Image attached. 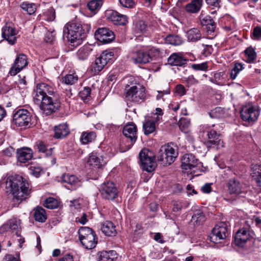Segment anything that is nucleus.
Returning <instances> with one entry per match:
<instances>
[{"instance_id": "1", "label": "nucleus", "mask_w": 261, "mask_h": 261, "mask_svg": "<svg viewBox=\"0 0 261 261\" xmlns=\"http://www.w3.org/2000/svg\"><path fill=\"white\" fill-rule=\"evenodd\" d=\"M34 101L39 105L40 109L46 115L56 112L61 106L59 94L54 92L53 87L44 83L37 85Z\"/></svg>"}, {"instance_id": "2", "label": "nucleus", "mask_w": 261, "mask_h": 261, "mask_svg": "<svg viewBox=\"0 0 261 261\" xmlns=\"http://www.w3.org/2000/svg\"><path fill=\"white\" fill-rule=\"evenodd\" d=\"M5 191L12 200L18 204L31 197L32 188L29 181L21 175L14 174L9 176L5 182Z\"/></svg>"}, {"instance_id": "3", "label": "nucleus", "mask_w": 261, "mask_h": 261, "mask_svg": "<svg viewBox=\"0 0 261 261\" xmlns=\"http://www.w3.org/2000/svg\"><path fill=\"white\" fill-rule=\"evenodd\" d=\"M90 29V25L89 24L72 21L65 25L63 33L65 35L67 34L70 45L76 47L82 43Z\"/></svg>"}, {"instance_id": "4", "label": "nucleus", "mask_w": 261, "mask_h": 261, "mask_svg": "<svg viewBox=\"0 0 261 261\" xmlns=\"http://www.w3.org/2000/svg\"><path fill=\"white\" fill-rule=\"evenodd\" d=\"M32 115L26 109H20L15 111L13 114V118L11 121L12 126L20 127L21 129L30 127L32 124Z\"/></svg>"}, {"instance_id": "5", "label": "nucleus", "mask_w": 261, "mask_h": 261, "mask_svg": "<svg viewBox=\"0 0 261 261\" xmlns=\"http://www.w3.org/2000/svg\"><path fill=\"white\" fill-rule=\"evenodd\" d=\"M79 240L87 249L94 248L97 243V238L93 229L89 227H81L79 229Z\"/></svg>"}, {"instance_id": "6", "label": "nucleus", "mask_w": 261, "mask_h": 261, "mask_svg": "<svg viewBox=\"0 0 261 261\" xmlns=\"http://www.w3.org/2000/svg\"><path fill=\"white\" fill-rule=\"evenodd\" d=\"M155 158L152 152L147 149H143L141 151L139 159L144 170L151 172L155 169L156 163Z\"/></svg>"}, {"instance_id": "7", "label": "nucleus", "mask_w": 261, "mask_h": 261, "mask_svg": "<svg viewBox=\"0 0 261 261\" xmlns=\"http://www.w3.org/2000/svg\"><path fill=\"white\" fill-rule=\"evenodd\" d=\"M125 97L130 101L140 102L145 98V89L142 86H133L129 87L127 85L125 87Z\"/></svg>"}, {"instance_id": "8", "label": "nucleus", "mask_w": 261, "mask_h": 261, "mask_svg": "<svg viewBox=\"0 0 261 261\" xmlns=\"http://www.w3.org/2000/svg\"><path fill=\"white\" fill-rule=\"evenodd\" d=\"M99 191L101 197L107 200H114L118 196V189L114 183L111 181L102 183Z\"/></svg>"}, {"instance_id": "9", "label": "nucleus", "mask_w": 261, "mask_h": 261, "mask_svg": "<svg viewBox=\"0 0 261 261\" xmlns=\"http://www.w3.org/2000/svg\"><path fill=\"white\" fill-rule=\"evenodd\" d=\"M240 114L243 121L251 123L257 120L259 112L256 107L248 105L242 107Z\"/></svg>"}, {"instance_id": "10", "label": "nucleus", "mask_w": 261, "mask_h": 261, "mask_svg": "<svg viewBox=\"0 0 261 261\" xmlns=\"http://www.w3.org/2000/svg\"><path fill=\"white\" fill-rule=\"evenodd\" d=\"M227 232L226 224L223 222H221L216 225L212 229V233L209 236V239L211 242L215 244L220 243L221 240L226 238Z\"/></svg>"}, {"instance_id": "11", "label": "nucleus", "mask_w": 261, "mask_h": 261, "mask_svg": "<svg viewBox=\"0 0 261 261\" xmlns=\"http://www.w3.org/2000/svg\"><path fill=\"white\" fill-rule=\"evenodd\" d=\"M94 35L97 40L105 44L111 43L115 39L114 32L107 28H98Z\"/></svg>"}, {"instance_id": "12", "label": "nucleus", "mask_w": 261, "mask_h": 261, "mask_svg": "<svg viewBox=\"0 0 261 261\" xmlns=\"http://www.w3.org/2000/svg\"><path fill=\"white\" fill-rule=\"evenodd\" d=\"M151 50L145 51L140 50L132 53L131 61L135 64H145L152 61Z\"/></svg>"}, {"instance_id": "13", "label": "nucleus", "mask_w": 261, "mask_h": 261, "mask_svg": "<svg viewBox=\"0 0 261 261\" xmlns=\"http://www.w3.org/2000/svg\"><path fill=\"white\" fill-rule=\"evenodd\" d=\"M28 58L27 56L23 54H20L17 55L14 62L10 68L9 73L11 75H15L21 70L28 66Z\"/></svg>"}, {"instance_id": "14", "label": "nucleus", "mask_w": 261, "mask_h": 261, "mask_svg": "<svg viewBox=\"0 0 261 261\" xmlns=\"http://www.w3.org/2000/svg\"><path fill=\"white\" fill-rule=\"evenodd\" d=\"M203 132L206 133V136L208 139L204 144L207 148L214 147L215 146H223V141L219 138L220 134H218L215 130L213 129H206Z\"/></svg>"}, {"instance_id": "15", "label": "nucleus", "mask_w": 261, "mask_h": 261, "mask_svg": "<svg viewBox=\"0 0 261 261\" xmlns=\"http://www.w3.org/2000/svg\"><path fill=\"white\" fill-rule=\"evenodd\" d=\"M201 163L199 162L195 156L191 153L185 154L181 159V168L184 170H193L197 167H200Z\"/></svg>"}, {"instance_id": "16", "label": "nucleus", "mask_w": 261, "mask_h": 261, "mask_svg": "<svg viewBox=\"0 0 261 261\" xmlns=\"http://www.w3.org/2000/svg\"><path fill=\"white\" fill-rule=\"evenodd\" d=\"M17 32L12 24L6 23L2 29V37L10 44L13 45L16 42Z\"/></svg>"}, {"instance_id": "17", "label": "nucleus", "mask_w": 261, "mask_h": 261, "mask_svg": "<svg viewBox=\"0 0 261 261\" xmlns=\"http://www.w3.org/2000/svg\"><path fill=\"white\" fill-rule=\"evenodd\" d=\"M137 126L133 122L127 123L123 127V134L125 137L130 140V146L133 145L137 139Z\"/></svg>"}, {"instance_id": "18", "label": "nucleus", "mask_w": 261, "mask_h": 261, "mask_svg": "<svg viewBox=\"0 0 261 261\" xmlns=\"http://www.w3.org/2000/svg\"><path fill=\"white\" fill-rule=\"evenodd\" d=\"M164 146L166 155L165 164L166 165H169L175 161L178 156L177 146L172 143Z\"/></svg>"}, {"instance_id": "19", "label": "nucleus", "mask_w": 261, "mask_h": 261, "mask_svg": "<svg viewBox=\"0 0 261 261\" xmlns=\"http://www.w3.org/2000/svg\"><path fill=\"white\" fill-rule=\"evenodd\" d=\"M62 181L67 184L65 186L66 188L70 190H75L81 186V182L79 178L74 175L65 174L62 176Z\"/></svg>"}, {"instance_id": "20", "label": "nucleus", "mask_w": 261, "mask_h": 261, "mask_svg": "<svg viewBox=\"0 0 261 261\" xmlns=\"http://www.w3.org/2000/svg\"><path fill=\"white\" fill-rule=\"evenodd\" d=\"M108 14L109 19L115 25H125L128 22L126 15L121 14L116 11H108Z\"/></svg>"}, {"instance_id": "21", "label": "nucleus", "mask_w": 261, "mask_h": 261, "mask_svg": "<svg viewBox=\"0 0 261 261\" xmlns=\"http://www.w3.org/2000/svg\"><path fill=\"white\" fill-rule=\"evenodd\" d=\"M167 61L171 66H184L187 64V59L182 53H174L169 56Z\"/></svg>"}, {"instance_id": "22", "label": "nucleus", "mask_w": 261, "mask_h": 261, "mask_svg": "<svg viewBox=\"0 0 261 261\" xmlns=\"http://www.w3.org/2000/svg\"><path fill=\"white\" fill-rule=\"evenodd\" d=\"M19 222L16 219H11L0 227V233H3L11 230L13 232L15 231L16 235L19 236Z\"/></svg>"}, {"instance_id": "23", "label": "nucleus", "mask_w": 261, "mask_h": 261, "mask_svg": "<svg viewBox=\"0 0 261 261\" xmlns=\"http://www.w3.org/2000/svg\"><path fill=\"white\" fill-rule=\"evenodd\" d=\"M250 237V234L249 231L243 228L239 229L236 233L234 242L237 246L243 247Z\"/></svg>"}, {"instance_id": "24", "label": "nucleus", "mask_w": 261, "mask_h": 261, "mask_svg": "<svg viewBox=\"0 0 261 261\" xmlns=\"http://www.w3.org/2000/svg\"><path fill=\"white\" fill-rule=\"evenodd\" d=\"M32 157L33 152L29 148H21L17 150V158L20 163H29Z\"/></svg>"}, {"instance_id": "25", "label": "nucleus", "mask_w": 261, "mask_h": 261, "mask_svg": "<svg viewBox=\"0 0 261 261\" xmlns=\"http://www.w3.org/2000/svg\"><path fill=\"white\" fill-rule=\"evenodd\" d=\"M88 163L89 164L95 167L96 169L101 168L105 164L103 162L102 156L99 155L96 152H92L88 159Z\"/></svg>"}, {"instance_id": "26", "label": "nucleus", "mask_w": 261, "mask_h": 261, "mask_svg": "<svg viewBox=\"0 0 261 261\" xmlns=\"http://www.w3.org/2000/svg\"><path fill=\"white\" fill-rule=\"evenodd\" d=\"M251 176L256 186L261 189V165H252Z\"/></svg>"}, {"instance_id": "27", "label": "nucleus", "mask_w": 261, "mask_h": 261, "mask_svg": "<svg viewBox=\"0 0 261 261\" xmlns=\"http://www.w3.org/2000/svg\"><path fill=\"white\" fill-rule=\"evenodd\" d=\"M55 134L54 137L57 139L65 137L69 134V129L66 124H61L54 128Z\"/></svg>"}, {"instance_id": "28", "label": "nucleus", "mask_w": 261, "mask_h": 261, "mask_svg": "<svg viewBox=\"0 0 261 261\" xmlns=\"http://www.w3.org/2000/svg\"><path fill=\"white\" fill-rule=\"evenodd\" d=\"M48 145L47 143L42 140H38L34 145V148L37 149L38 152L45 153L48 156H51L53 154V151L54 148H50L48 149Z\"/></svg>"}, {"instance_id": "29", "label": "nucleus", "mask_w": 261, "mask_h": 261, "mask_svg": "<svg viewBox=\"0 0 261 261\" xmlns=\"http://www.w3.org/2000/svg\"><path fill=\"white\" fill-rule=\"evenodd\" d=\"M101 230L106 236L109 237L115 236L117 233L115 226L110 221L105 222L101 225Z\"/></svg>"}, {"instance_id": "30", "label": "nucleus", "mask_w": 261, "mask_h": 261, "mask_svg": "<svg viewBox=\"0 0 261 261\" xmlns=\"http://www.w3.org/2000/svg\"><path fill=\"white\" fill-rule=\"evenodd\" d=\"M228 190L230 194H239L242 193L241 183L234 179L229 180L227 184Z\"/></svg>"}, {"instance_id": "31", "label": "nucleus", "mask_w": 261, "mask_h": 261, "mask_svg": "<svg viewBox=\"0 0 261 261\" xmlns=\"http://www.w3.org/2000/svg\"><path fill=\"white\" fill-rule=\"evenodd\" d=\"M203 5V0H192L191 2L185 6L186 10L190 13L198 12Z\"/></svg>"}, {"instance_id": "32", "label": "nucleus", "mask_w": 261, "mask_h": 261, "mask_svg": "<svg viewBox=\"0 0 261 261\" xmlns=\"http://www.w3.org/2000/svg\"><path fill=\"white\" fill-rule=\"evenodd\" d=\"M165 40L167 43L175 46L180 45L184 42V38L178 34H169Z\"/></svg>"}, {"instance_id": "33", "label": "nucleus", "mask_w": 261, "mask_h": 261, "mask_svg": "<svg viewBox=\"0 0 261 261\" xmlns=\"http://www.w3.org/2000/svg\"><path fill=\"white\" fill-rule=\"evenodd\" d=\"M99 261H113L117 257L116 252L114 250L102 251L99 252Z\"/></svg>"}, {"instance_id": "34", "label": "nucleus", "mask_w": 261, "mask_h": 261, "mask_svg": "<svg viewBox=\"0 0 261 261\" xmlns=\"http://www.w3.org/2000/svg\"><path fill=\"white\" fill-rule=\"evenodd\" d=\"M133 29L135 34L139 35L147 31V25L144 21L138 20L134 22Z\"/></svg>"}, {"instance_id": "35", "label": "nucleus", "mask_w": 261, "mask_h": 261, "mask_svg": "<svg viewBox=\"0 0 261 261\" xmlns=\"http://www.w3.org/2000/svg\"><path fill=\"white\" fill-rule=\"evenodd\" d=\"M34 217L36 221L44 222L47 219L45 210L41 206H37L35 209Z\"/></svg>"}, {"instance_id": "36", "label": "nucleus", "mask_w": 261, "mask_h": 261, "mask_svg": "<svg viewBox=\"0 0 261 261\" xmlns=\"http://www.w3.org/2000/svg\"><path fill=\"white\" fill-rule=\"evenodd\" d=\"M107 64V61L103 60L100 55L96 59L95 63L92 65V70L94 71L95 74H97L102 70Z\"/></svg>"}, {"instance_id": "37", "label": "nucleus", "mask_w": 261, "mask_h": 261, "mask_svg": "<svg viewBox=\"0 0 261 261\" xmlns=\"http://www.w3.org/2000/svg\"><path fill=\"white\" fill-rule=\"evenodd\" d=\"M92 48L89 45L83 46L78 50L76 53L77 58L82 61L86 60Z\"/></svg>"}, {"instance_id": "38", "label": "nucleus", "mask_w": 261, "mask_h": 261, "mask_svg": "<svg viewBox=\"0 0 261 261\" xmlns=\"http://www.w3.org/2000/svg\"><path fill=\"white\" fill-rule=\"evenodd\" d=\"M188 40L189 41L195 42L200 39L201 34L197 28H192L187 32Z\"/></svg>"}, {"instance_id": "39", "label": "nucleus", "mask_w": 261, "mask_h": 261, "mask_svg": "<svg viewBox=\"0 0 261 261\" xmlns=\"http://www.w3.org/2000/svg\"><path fill=\"white\" fill-rule=\"evenodd\" d=\"M205 220V217L203 213L200 211L195 212L191 220L195 226H199L202 224Z\"/></svg>"}, {"instance_id": "40", "label": "nucleus", "mask_w": 261, "mask_h": 261, "mask_svg": "<svg viewBox=\"0 0 261 261\" xmlns=\"http://www.w3.org/2000/svg\"><path fill=\"white\" fill-rule=\"evenodd\" d=\"M96 137L94 132H84L82 134L81 140L83 144H86L95 140Z\"/></svg>"}, {"instance_id": "41", "label": "nucleus", "mask_w": 261, "mask_h": 261, "mask_svg": "<svg viewBox=\"0 0 261 261\" xmlns=\"http://www.w3.org/2000/svg\"><path fill=\"white\" fill-rule=\"evenodd\" d=\"M102 4V0H91L88 3L87 7L89 10L95 14L100 9Z\"/></svg>"}, {"instance_id": "42", "label": "nucleus", "mask_w": 261, "mask_h": 261, "mask_svg": "<svg viewBox=\"0 0 261 261\" xmlns=\"http://www.w3.org/2000/svg\"><path fill=\"white\" fill-rule=\"evenodd\" d=\"M208 115L213 119L222 118L225 116V110L221 107H217L209 112Z\"/></svg>"}, {"instance_id": "43", "label": "nucleus", "mask_w": 261, "mask_h": 261, "mask_svg": "<svg viewBox=\"0 0 261 261\" xmlns=\"http://www.w3.org/2000/svg\"><path fill=\"white\" fill-rule=\"evenodd\" d=\"M245 55L247 56V62L251 63L254 62L257 57L255 49L252 46L247 47L244 51Z\"/></svg>"}, {"instance_id": "44", "label": "nucleus", "mask_w": 261, "mask_h": 261, "mask_svg": "<svg viewBox=\"0 0 261 261\" xmlns=\"http://www.w3.org/2000/svg\"><path fill=\"white\" fill-rule=\"evenodd\" d=\"M143 128L145 135L152 133L155 129L154 122L152 120L147 121L143 124Z\"/></svg>"}, {"instance_id": "45", "label": "nucleus", "mask_w": 261, "mask_h": 261, "mask_svg": "<svg viewBox=\"0 0 261 261\" xmlns=\"http://www.w3.org/2000/svg\"><path fill=\"white\" fill-rule=\"evenodd\" d=\"M43 205L48 209H55L59 206V202L55 198L50 197L44 200Z\"/></svg>"}, {"instance_id": "46", "label": "nucleus", "mask_w": 261, "mask_h": 261, "mask_svg": "<svg viewBox=\"0 0 261 261\" xmlns=\"http://www.w3.org/2000/svg\"><path fill=\"white\" fill-rule=\"evenodd\" d=\"M20 7L22 9L27 12L30 15L34 14L36 10V6L34 4L29 3L27 2H23Z\"/></svg>"}, {"instance_id": "47", "label": "nucleus", "mask_w": 261, "mask_h": 261, "mask_svg": "<svg viewBox=\"0 0 261 261\" xmlns=\"http://www.w3.org/2000/svg\"><path fill=\"white\" fill-rule=\"evenodd\" d=\"M244 64L240 63H236L233 69L230 73V77L231 79L234 80L236 78L238 74L244 69Z\"/></svg>"}, {"instance_id": "48", "label": "nucleus", "mask_w": 261, "mask_h": 261, "mask_svg": "<svg viewBox=\"0 0 261 261\" xmlns=\"http://www.w3.org/2000/svg\"><path fill=\"white\" fill-rule=\"evenodd\" d=\"M78 80V76L75 74H67L63 78L64 83L67 85H73Z\"/></svg>"}, {"instance_id": "49", "label": "nucleus", "mask_w": 261, "mask_h": 261, "mask_svg": "<svg viewBox=\"0 0 261 261\" xmlns=\"http://www.w3.org/2000/svg\"><path fill=\"white\" fill-rule=\"evenodd\" d=\"M188 206L185 202L181 201H173L172 211L174 213L179 212L182 208H186Z\"/></svg>"}, {"instance_id": "50", "label": "nucleus", "mask_w": 261, "mask_h": 261, "mask_svg": "<svg viewBox=\"0 0 261 261\" xmlns=\"http://www.w3.org/2000/svg\"><path fill=\"white\" fill-rule=\"evenodd\" d=\"M205 2L209 7L213 9H219L222 4L221 0H205Z\"/></svg>"}, {"instance_id": "51", "label": "nucleus", "mask_w": 261, "mask_h": 261, "mask_svg": "<svg viewBox=\"0 0 261 261\" xmlns=\"http://www.w3.org/2000/svg\"><path fill=\"white\" fill-rule=\"evenodd\" d=\"M103 60L107 61V63H111L113 61L114 53L112 51L105 50L100 55Z\"/></svg>"}, {"instance_id": "52", "label": "nucleus", "mask_w": 261, "mask_h": 261, "mask_svg": "<svg viewBox=\"0 0 261 261\" xmlns=\"http://www.w3.org/2000/svg\"><path fill=\"white\" fill-rule=\"evenodd\" d=\"M91 92V89L90 87H85L83 90L80 92L79 96L82 99L85 100L90 97Z\"/></svg>"}, {"instance_id": "53", "label": "nucleus", "mask_w": 261, "mask_h": 261, "mask_svg": "<svg viewBox=\"0 0 261 261\" xmlns=\"http://www.w3.org/2000/svg\"><path fill=\"white\" fill-rule=\"evenodd\" d=\"M191 67L195 70H200L206 71L208 70V66L207 62H203L200 64H193Z\"/></svg>"}, {"instance_id": "54", "label": "nucleus", "mask_w": 261, "mask_h": 261, "mask_svg": "<svg viewBox=\"0 0 261 261\" xmlns=\"http://www.w3.org/2000/svg\"><path fill=\"white\" fill-rule=\"evenodd\" d=\"M203 50L201 52V55L204 57H207L212 54L213 51V48L211 45H206L202 44Z\"/></svg>"}, {"instance_id": "55", "label": "nucleus", "mask_w": 261, "mask_h": 261, "mask_svg": "<svg viewBox=\"0 0 261 261\" xmlns=\"http://www.w3.org/2000/svg\"><path fill=\"white\" fill-rule=\"evenodd\" d=\"M165 156H166V155H165L164 146H162L161 148L160 149V151L158 152L157 158H158V161L159 162H161V163L163 164L164 165H166Z\"/></svg>"}, {"instance_id": "56", "label": "nucleus", "mask_w": 261, "mask_h": 261, "mask_svg": "<svg viewBox=\"0 0 261 261\" xmlns=\"http://www.w3.org/2000/svg\"><path fill=\"white\" fill-rule=\"evenodd\" d=\"M121 5L127 8H133L135 6V0H119Z\"/></svg>"}, {"instance_id": "57", "label": "nucleus", "mask_w": 261, "mask_h": 261, "mask_svg": "<svg viewBox=\"0 0 261 261\" xmlns=\"http://www.w3.org/2000/svg\"><path fill=\"white\" fill-rule=\"evenodd\" d=\"M199 19L201 24L202 25H205L206 27L210 23H213V20L211 19L210 16H203L200 15Z\"/></svg>"}, {"instance_id": "58", "label": "nucleus", "mask_w": 261, "mask_h": 261, "mask_svg": "<svg viewBox=\"0 0 261 261\" xmlns=\"http://www.w3.org/2000/svg\"><path fill=\"white\" fill-rule=\"evenodd\" d=\"M29 169L30 173L36 177L40 175V172L42 171V169L39 167L31 166Z\"/></svg>"}, {"instance_id": "59", "label": "nucleus", "mask_w": 261, "mask_h": 261, "mask_svg": "<svg viewBox=\"0 0 261 261\" xmlns=\"http://www.w3.org/2000/svg\"><path fill=\"white\" fill-rule=\"evenodd\" d=\"M252 35L255 39H259L261 37V27L259 25L254 27Z\"/></svg>"}, {"instance_id": "60", "label": "nucleus", "mask_w": 261, "mask_h": 261, "mask_svg": "<svg viewBox=\"0 0 261 261\" xmlns=\"http://www.w3.org/2000/svg\"><path fill=\"white\" fill-rule=\"evenodd\" d=\"M175 92L179 96H183L186 94V89L182 85L179 84L175 87Z\"/></svg>"}, {"instance_id": "61", "label": "nucleus", "mask_w": 261, "mask_h": 261, "mask_svg": "<svg viewBox=\"0 0 261 261\" xmlns=\"http://www.w3.org/2000/svg\"><path fill=\"white\" fill-rule=\"evenodd\" d=\"M55 39V35L53 32H48L45 34L44 41L47 43H51Z\"/></svg>"}, {"instance_id": "62", "label": "nucleus", "mask_w": 261, "mask_h": 261, "mask_svg": "<svg viewBox=\"0 0 261 261\" xmlns=\"http://www.w3.org/2000/svg\"><path fill=\"white\" fill-rule=\"evenodd\" d=\"M47 20L48 21H53L56 17L55 11L53 8H50L47 12Z\"/></svg>"}, {"instance_id": "63", "label": "nucleus", "mask_w": 261, "mask_h": 261, "mask_svg": "<svg viewBox=\"0 0 261 261\" xmlns=\"http://www.w3.org/2000/svg\"><path fill=\"white\" fill-rule=\"evenodd\" d=\"M158 94L156 95V99L160 100L163 98L164 94H169L170 93L169 88H167L166 90L163 91H158Z\"/></svg>"}, {"instance_id": "64", "label": "nucleus", "mask_w": 261, "mask_h": 261, "mask_svg": "<svg viewBox=\"0 0 261 261\" xmlns=\"http://www.w3.org/2000/svg\"><path fill=\"white\" fill-rule=\"evenodd\" d=\"M211 185L212 184L206 183L201 188V190L203 193H210L212 191Z\"/></svg>"}]
</instances>
